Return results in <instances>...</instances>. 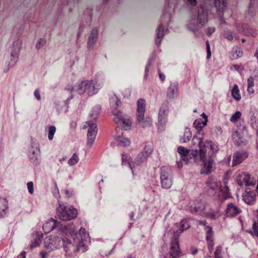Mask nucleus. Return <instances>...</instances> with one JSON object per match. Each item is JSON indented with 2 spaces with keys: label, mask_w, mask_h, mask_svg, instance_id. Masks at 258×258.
I'll list each match as a JSON object with an SVG mask.
<instances>
[{
  "label": "nucleus",
  "mask_w": 258,
  "mask_h": 258,
  "mask_svg": "<svg viewBox=\"0 0 258 258\" xmlns=\"http://www.w3.org/2000/svg\"><path fill=\"white\" fill-rule=\"evenodd\" d=\"M192 142L194 144H198L200 148V157L203 161L202 167L201 170V174L208 175L210 174L213 169V165L214 163V155L213 154H211L207 159L205 158L206 153L207 152V148L210 147L212 148L213 142L209 141H206V143L204 142L203 139L201 138H198L194 136L192 139Z\"/></svg>",
  "instance_id": "1"
},
{
  "label": "nucleus",
  "mask_w": 258,
  "mask_h": 258,
  "mask_svg": "<svg viewBox=\"0 0 258 258\" xmlns=\"http://www.w3.org/2000/svg\"><path fill=\"white\" fill-rule=\"evenodd\" d=\"M210 9L207 4H201L197 10V17L196 16L190 20L187 24V28L194 33L198 32L199 28L204 27L208 22Z\"/></svg>",
  "instance_id": "2"
},
{
  "label": "nucleus",
  "mask_w": 258,
  "mask_h": 258,
  "mask_svg": "<svg viewBox=\"0 0 258 258\" xmlns=\"http://www.w3.org/2000/svg\"><path fill=\"white\" fill-rule=\"evenodd\" d=\"M100 111V106H96L93 108L92 111L93 112H95V113H92L91 115L93 118L94 120L87 121L84 125L83 128H88L87 134V145L90 147H91L93 144L97 134L98 128L95 119L97 118Z\"/></svg>",
  "instance_id": "3"
},
{
  "label": "nucleus",
  "mask_w": 258,
  "mask_h": 258,
  "mask_svg": "<svg viewBox=\"0 0 258 258\" xmlns=\"http://www.w3.org/2000/svg\"><path fill=\"white\" fill-rule=\"evenodd\" d=\"M121 104V101L117 99L115 103V107L112 108V113L114 117L113 121L124 130H128L130 129L132 125V121L130 118L125 114H123L117 107L120 106Z\"/></svg>",
  "instance_id": "4"
},
{
  "label": "nucleus",
  "mask_w": 258,
  "mask_h": 258,
  "mask_svg": "<svg viewBox=\"0 0 258 258\" xmlns=\"http://www.w3.org/2000/svg\"><path fill=\"white\" fill-rule=\"evenodd\" d=\"M146 101L143 98L139 99L137 101V118L139 125L143 128H148L152 126V119L150 117H145Z\"/></svg>",
  "instance_id": "5"
},
{
  "label": "nucleus",
  "mask_w": 258,
  "mask_h": 258,
  "mask_svg": "<svg viewBox=\"0 0 258 258\" xmlns=\"http://www.w3.org/2000/svg\"><path fill=\"white\" fill-rule=\"evenodd\" d=\"M56 213L59 218L63 221H68L77 217L78 212L73 207H67L62 202L59 203L56 209Z\"/></svg>",
  "instance_id": "6"
},
{
  "label": "nucleus",
  "mask_w": 258,
  "mask_h": 258,
  "mask_svg": "<svg viewBox=\"0 0 258 258\" xmlns=\"http://www.w3.org/2000/svg\"><path fill=\"white\" fill-rule=\"evenodd\" d=\"M169 108L167 102H163L159 108L158 114V130L161 132L164 130L168 122Z\"/></svg>",
  "instance_id": "7"
},
{
  "label": "nucleus",
  "mask_w": 258,
  "mask_h": 258,
  "mask_svg": "<svg viewBox=\"0 0 258 258\" xmlns=\"http://www.w3.org/2000/svg\"><path fill=\"white\" fill-rule=\"evenodd\" d=\"M171 8L170 9L166 8L164 11L163 15L161 17V24L159 25L157 29V38L155 40V43L157 46H159L161 43V38L164 35V23L168 24L170 21L171 15L170 12Z\"/></svg>",
  "instance_id": "8"
},
{
  "label": "nucleus",
  "mask_w": 258,
  "mask_h": 258,
  "mask_svg": "<svg viewBox=\"0 0 258 258\" xmlns=\"http://www.w3.org/2000/svg\"><path fill=\"white\" fill-rule=\"evenodd\" d=\"M152 152L153 149L152 147L149 145H146L144 149L136 157L134 161L133 166L135 168L146 162Z\"/></svg>",
  "instance_id": "9"
},
{
  "label": "nucleus",
  "mask_w": 258,
  "mask_h": 258,
  "mask_svg": "<svg viewBox=\"0 0 258 258\" xmlns=\"http://www.w3.org/2000/svg\"><path fill=\"white\" fill-rule=\"evenodd\" d=\"M168 253L171 258H179L182 255L179 247V238L175 234L173 236Z\"/></svg>",
  "instance_id": "10"
},
{
  "label": "nucleus",
  "mask_w": 258,
  "mask_h": 258,
  "mask_svg": "<svg viewBox=\"0 0 258 258\" xmlns=\"http://www.w3.org/2000/svg\"><path fill=\"white\" fill-rule=\"evenodd\" d=\"M168 169L166 167L161 168L160 175L161 184L162 188L169 189L172 184V180L171 175L168 172Z\"/></svg>",
  "instance_id": "11"
},
{
  "label": "nucleus",
  "mask_w": 258,
  "mask_h": 258,
  "mask_svg": "<svg viewBox=\"0 0 258 258\" xmlns=\"http://www.w3.org/2000/svg\"><path fill=\"white\" fill-rule=\"evenodd\" d=\"M237 182L239 185H244L246 186L254 185L255 184V181L253 178L251 177L249 174L244 172L239 174Z\"/></svg>",
  "instance_id": "12"
},
{
  "label": "nucleus",
  "mask_w": 258,
  "mask_h": 258,
  "mask_svg": "<svg viewBox=\"0 0 258 258\" xmlns=\"http://www.w3.org/2000/svg\"><path fill=\"white\" fill-rule=\"evenodd\" d=\"M86 91L90 96L96 94L98 90L103 86V83L101 85H97V82L95 80L86 81Z\"/></svg>",
  "instance_id": "13"
},
{
  "label": "nucleus",
  "mask_w": 258,
  "mask_h": 258,
  "mask_svg": "<svg viewBox=\"0 0 258 258\" xmlns=\"http://www.w3.org/2000/svg\"><path fill=\"white\" fill-rule=\"evenodd\" d=\"M241 213V210L235 204L229 203L225 210V214L227 217H234Z\"/></svg>",
  "instance_id": "14"
},
{
  "label": "nucleus",
  "mask_w": 258,
  "mask_h": 258,
  "mask_svg": "<svg viewBox=\"0 0 258 258\" xmlns=\"http://www.w3.org/2000/svg\"><path fill=\"white\" fill-rule=\"evenodd\" d=\"M21 44L22 42L19 40L13 43L12 52L11 53V63H12V65L14 64L18 60Z\"/></svg>",
  "instance_id": "15"
},
{
  "label": "nucleus",
  "mask_w": 258,
  "mask_h": 258,
  "mask_svg": "<svg viewBox=\"0 0 258 258\" xmlns=\"http://www.w3.org/2000/svg\"><path fill=\"white\" fill-rule=\"evenodd\" d=\"M242 197L245 203L249 205H252L255 202L256 194L254 190H251L247 188L243 193Z\"/></svg>",
  "instance_id": "16"
},
{
  "label": "nucleus",
  "mask_w": 258,
  "mask_h": 258,
  "mask_svg": "<svg viewBox=\"0 0 258 258\" xmlns=\"http://www.w3.org/2000/svg\"><path fill=\"white\" fill-rule=\"evenodd\" d=\"M40 150L39 145L37 143L32 146L31 150L29 153V158L33 164L37 165L39 163L38 157L39 156Z\"/></svg>",
  "instance_id": "17"
},
{
  "label": "nucleus",
  "mask_w": 258,
  "mask_h": 258,
  "mask_svg": "<svg viewBox=\"0 0 258 258\" xmlns=\"http://www.w3.org/2000/svg\"><path fill=\"white\" fill-rule=\"evenodd\" d=\"M248 157V154L244 151L236 152L233 156L232 166L234 167L241 163Z\"/></svg>",
  "instance_id": "18"
},
{
  "label": "nucleus",
  "mask_w": 258,
  "mask_h": 258,
  "mask_svg": "<svg viewBox=\"0 0 258 258\" xmlns=\"http://www.w3.org/2000/svg\"><path fill=\"white\" fill-rule=\"evenodd\" d=\"M232 138L235 145L239 146L244 142V133L241 130L235 131L232 135Z\"/></svg>",
  "instance_id": "19"
},
{
  "label": "nucleus",
  "mask_w": 258,
  "mask_h": 258,
  "mask_svg": "<svg viewBox=\"0 0 258 258\" xmlns=\"http://www.w3.org/2000/svg\"><path fill=\"white\" fill-rule=\"evenodd\" d=\"M86 81L79 82L73 87L71 88H68V90H70L72 93H77L80 95L83 94L86 91Z\"/></svg>",
  "instance_id": "20"
},
{
  "label": "nucleus",
  "mask_w": 258,
  "mask_h": 258,
  "mask_svg": "<svg viewBox=\"0 0 258 258\" xmlns=\"http://www.w3.org/2000/svg\"><path fill=\"white\" fill-rule=\"evenodd\" d=\"M98 29L94 28L92 30L88 39V48L92 49L98 38Z\"/></svg>",
  "instance_id": "21"
},
{
  "label": "nucleus",
  "mask_w": 258,
  "mask_h": 258,
  "mask_svg": "<svg viewBox=\"0 0 258 258\" xmlns=\"http://www.w3.org/2000/svg\"><path fill=\"white\" fill-rule=\"evenodd\" d=\"M69 232L74 240L78 239V238H80L81 240H85L87 237L86 230L83 227L80 229L78 233L74 229L71 230Z\"/></svg>",
  "instance_id": "22"
},
{
  "label": "nucleus",
  "mask_w": 258,
  "mask_h": 258,
  "mask_svg": "<svg viewBox=\"0 0 258 258\" xmlns=\"http://www.w3.org/2000/svg\"><path fill=\"white\" fill-rule=\"evenodd\" d=\"M58 223L56 220L51 218L43 224V230L45 233H48L53 230Z\"/></svg>",
  "instance_id": "23"
},
{
  "label": "nucleus",
  "mask_w": 258,
  "mask_h": 258,
  "mask_svg": "<svg viewBox=\"0 0 258 258\" xmlns=\"http://www.w3.org/2000/svg\"><path fill=\"white\" fill-rule=\"evenodd\" d=\"M178 95V86L175 84L172 83L167 89V96L169 99H173Z\"/></svg>",
  "instance_id": "24"
},
{
  "label": "nucleus",
  "mask_w": 258,
  "mask_h": 258,
  "mask_svg": "<svg viewBox=\"0 0 258 258\" xmlns=\"http://www.w3.org/2000/svg\"><path fill=\"white\" fill-rule=\"evenodd\" d=\"M55 241L60 245V247H62L64 250L68 253L71 247L73 246L72 243L71 241L65 240L61 237H55Z\"/></svg>",
  "instance_id": "25"
},
{
  "label": "nucleus",
  "mask_w": 258,
  "mask_h": 258,
  "mask_svg": "<svg viewBox=\"0 0 258 258\" xmlns=\"http://www.w3.org/2000/svg\"><path fill=\"white\" fill-rule=\"evenodd\" d=\"M205 209V205L202 202H198L194 207H190V212L192 214H196L200 215H203L204 211Z\"/></svg>",
  "instance_id": "26"
},
{
  "label": "nucleus",
  "mask_w": 258,
  "mask_h": 258,
  "mask_svg": "<svg viewBox=\"0 0 258 258\" xmlns=\"http://www.w3.org/2000/svg\"><path fill=\"white\" fill-rule=\"evenodd\" d=\"M220 184V182H218L217 179L213 176L209 177L206 181L207 187L213 190L218 189Z\"/></svg>",
  "instance_id": "27"
},
{
  "label": "nucleus",
  "mask_w": 258,
  "mask_h": 258,
  "mask_svg": "<svg viewBox=\"0 0 258 258\" xmlns=\"http://www.w3.org/2000/svg\"><path fill=\"white\" fill-rule=\"evenodd\" d=\"M212 4L214 5V7L216 9L218 15L221 17V13L223 12L224 9L227 5V1H212Z\"/></svg>",
  "instance_id": "28"
},
{
  "label": "nucleus",
  "mask_w": 258,
  "mask_h": 258,
  "mask_svg": "<svg viewBox=\"0 0 258 258\" xmlns=\"http://www.w3.org/2000/svg\"><path fill=\"white\" fill-rule=\"evenodd\" d=\"M177 152L181 156V160L187 163L189 160V150L182 146H179Z\"/></svg>",
  "instance_id": "29"
},
{
  "label": "nucleus",
  "mask_w": 258,
  "mask_h": 258,
  "mask_svg": "<svg viewBox=\"0 0 258 258\" xmlns=\"http://www.w3.org/2000/svg\"><path fill=\"white\" fill-rule=\"evenodd\" d=\"M53 240L48 239V240L45 241L44 244L46 248L51 251L60 248V245L58 244L55 241V238Z\"/></svg>",
  "instance_id": "30"
},
{
  "label": "nucleus",
  "mask_w": 258,
  "mask_h": 258,
  "mask_svg": "<svg viewBox=\"0 0 258 258\" xmlns=\"http://www.w3.org/2000/svg\"><path fill=\"white\" fill-rule=\"evenodd\" d=\"M189 228V225L187 221L185 219L182 220L179 224V229L174 232V235H176L178 237L179 235L183 232L184 230Z\"/></svg>",
  "instance_id": "31"
},
{
  "label": "nucleus",
  "mask_w": 258,
  "mask_h": 258,
  "mask_svg": "<svg viewBox=\"0 0 258 258\" xmlns=\"http://www.w3.org/2000/svg\"><path fill=\"white\" fill-rule=\"evenodd\" d=\"M122 164L123 165H128L133 173L134 174V169L135 167L133 166L134 162H131V157L128 155L127 153H123L121 154Z\"/></svg>",
  "instance_id": "32"
},
{
  "label": "nucleus",
  "mask_w": 258,
  "mask_h": 258,
  "mask_svg": "<svg viewBox=\"0 0 258 258\" xmlns=\"http://www.w3.org/2000/svg\"><path fill=\"white\" fill-rule=\"evenodd\" d=\"M207 125L206 121H203L202 119L199 118L195 120L193 125L199 132L202 131V128Z\"/></svg>",
  "instance_id": "33"
},
{
  "label": "nucleus",
  "mask_w": 258,
  "mask_h": 258,
  "mask_svg": "<svg viewBox=\"0 0 258 258\" xmlns=\"http://www.w3.org/2000/svg\"><path fill=\"white\" fill-rule=\"evenodd\" d=\"M116 141L121 146L124 147L129 146L131 143L130 140L123 136L122 134L121 136H118L116 137Z\"/></svg>",
  "instance_id": "34"
},
{
  "label": "nucleus",
  "mask_w": 258,
  "mask_h": 258,
  "mask_svg": "<svg viewBox=\"0 0 258 258\" xmlns=\"http://www.w3.org/2000/svg\"><path fill=\"white\" fill-rule=\"evenodd\" d=\"M231 95L232 97L236 101H239L241 99V95L239 92L238 87L235 84L231 90Z\"/></svg>",
  "instance_id": "35"
},
{
  "label": "nucleus",
  "mask_w": 258,
  "mask_h": 258,
  "mask_svg": "<svg viewBox=\"0 0 258 258\" xmlns=\"http://www.w3.org/2000/svg\"><path fill=\"white\" fill-rule=\"evenodd\" d=\"M83 240H84L80 239V238H78V239L74 240L75 242L78 243L77 248L78 251L83 252L87 250V246L84 244Z\"/></svg>",
  "instance_id": "36"
},
{
  "label": "nucleus",
  "mask_w": 258,
  "mask_h": 258,
  "mask_svg": "<svg viewBox=\"0 0 258 258\" xmlns=\"http://www.w3.org/2000/svg\"><path fill=\"white\" fill-rule=\"evenodd\" d=\"M203 216L204 217H209L212 219H216L219 217V215L218 211L210 210L208 212H204Z\"/></svg>",
  "instance_id": "37"
},
{
  "label": "nucleus",
  "mask_w": 258,
  "mask_h": 258,
  "mask_svg": "<svg viewBox=\"0 0 258 258\" xmlns=\"http://www.w3.org/2000/svg\"><path fill=\"white\" fill-rule=\"evenodd\" d=\"M191 133L188 129L184 131L183 136L182 137L180 141L182 143H186L189 141L191 137Z\"/></svg>",
  "instance_id": "38"
},
{
  "label": "nucleus",
  "mask_w": 258,
  "mask_h": 258,
  "mask_svg": "<svg viewBox=\"0 0 258 258\" xmlns=\"http://www.w3.org/2000/svg\"><path fill=\"white\" fill-rule=\"evenodd\" d=\"M223 37L229 41H232L234 38L233 31L228 29H225L223 32Z\"/></svg>",
  "instance_id": "39"
},
{
  "label": "nucleus",
  "mask_w": 258,
  "mask_h": 258,
  "mask_svg": "<svg viewBox=\"0 0 258 258\" xmlns=\"http://www.w3.org/2000/svg\"><path fill=\"white\" fill-rule=\"evenodd\" d=\"M79 161V158L78 154L77 153H74L72 157L68 161V164L70 166H73L76 164Z\"/></svg>",
  "instance_id": "40"
},
{
  "label": "nucleus",
  "mask_w": 258,
  "mask_h": 258,
  "mask_svg": "<svg viewBox=\"0 0 258 258\" xmlns=\"http://www.w3.org/2000/svg\"><path fill=\"white\" fill-rule=\"evenodd\" d=\"M222 196L224 199H227L230 197L229 189L227 185H225L223 188H220Z\"/></svg>",
  "instance_id": "41"
},
{
  "label": "nucleus",
  "mask_w": 258,
  "mask_h": 258,
  "mask_svg": "<svg viewBox=\"0 0 258 258\" xmlns=\"http://www.w3.org/2000/svg\"><path fill=\"white\" fill-rule=\"evenodd\" d=\"M8 204L7 200L5 198H0V210L6 211L8 209Z\"/></svg>",
  "instance_id": "42"
},
{
  "label": "nucleus",
  "mask_w": 258,
  "mask_h": 258,
  "mask_svg": "<svg viewBox=\"0 0 258 258\" xmlns=\"http://www.w3.org/2000/svg\"><path fill=\"white\" fill-rule=\"evenodd\" d=\"M56 131L55 127L54 126H50L49 127L48 133V138L49 140H52L53 138V135H54Z\"/></svg>",
  "instance_id": "43"
},
{
  "label": "nucleus",
  "mask_w": 258,
  "mask_h": 258,
  "mask_svg": "<svg viewBox=\"0 0 258 258\" xmlns=\"http://www.w3.org/2000/svg\"><path fill=\"white\" fill-rule=\"evenodd\" d=\"M241 116V113L240 111H236L234 114H233L230 117V121L235 122L237 121Z\"/></svg>",
  "instance_id": "44"
},
{
  "label": "nucleus",
  "mask_w": 258,
  "mask_h": 258,
  "mask_svg": "<svg viewBox=\"0 0 258 258\" xmlns=\"http://www.w3.org/2000/svg\"><path fill=\"white\" fill-rule=\"evenodd\" d=\"M222 250V247L221 246H218L216 247V250L214 253L215 258L222 257L221 252Z\"/></svg>",
  "instance_id": "45"
},
{
  "label": "nucleus",
  "mask_w": 258,
  "mask_h": 258,
  "mask_svg": "<svg viewBox=\"0 0 258 258\" xmlns=\"http://www.w3.org/2000/svg\"><path fill=\"white\" fill-rule=\"evenodd\" d=\"M243 54L242 49L240 47H237L233 56L234 58L241 57Z\"/></svg>",
  "instance_id": "46"
},
{
  "label": "nucleus",
  "mask_w": 258,
  "mask_h": 258,
  "mask_svg": "<svg viewBox=\"0 0 258 258\" xmlns=\"http://www.w3.org/2000/svg\"><path fill=\"white\" fill-rule=\"evenodd\" d=\"M186 5L190 8L191 11L196 10V7L197 5V1H186Z\"/></svg>",
  "instance_id": "47"
},
{
  "label": "nucleus",
  "mask_w": 258,
  "mask_h": 258,
  "mask_svg": "<svg viewBox=\"0 0 258 258\" xmlns=\"http://www.w3.org/2000/svg\"><path fill=\"white\" fill-rule=\"evenodd\" d=\"M46 43V39L44 38H40L39 41L36 44V48L39 49L42 46L44 45Z\"/></svg>",
  "instance_id": "48"
},
{
  "label": "nucleus",
  "mask_w": 258,
  "mask_h": 258,
  "mask_svg": "<svg viewBox=\"0 0 258 258\" xmlns=\"http://www.w3.org/2000/svg\"><path fill=\"white\" fill-rule=\"evenodd\" d=\"M207 246L208 250H209V252L211 253L213 251L214 246V240H210V241H207Z\"/></svg>",
  "instance_id": "49"
},
{
  "label": "nucleus",
  "mask_w": 258,
  "mask_h": 258,
  "mask_svg": "<svg viewBox=\"0 0 258 258\" xmlns=\"http://www.w3.org/2000/svg\"><path fill=\"white\" fill-rule=\"evenodd\" d=\"M27 188L30 194L34 193L33 183L32 181L28 182L27 184Z\"/></svg>",
  "instance_id": "50"
},
{
  "label": "nucleus",
  "mask_w": 258,
  "mask_h": 258,
  "mask_svg": "<svg viewBox=\"0 0 258 258\" xmlns=\"http://www.w3.org/2000/svg\"><path fill=\"white\" fill-rule=\"evenodd\" d=\"M223 133V131L222 128L219 126H216L214 127V133L216 134L217 136H221Z\"/></svg>",
  "instance_id": "51"
},
{
  "label": "nucleus",
  "mask_w": 258,
  "mask_h": 258,
  "mask_svg": "<svg viewBox=\"0 0 258 258\" xmlns=\"http://www.w3.org/2000/svg\"><path fill=\"white\" fill-rule=\"evenodd\" d=\"M216 30L215 28L213 27H209L206 29L205 32L208 36H210Z\"/></svg>",
  "instance_id": "52"
},
{
  "label": "nucleus",
  "mask_w": 258,
  "mask_h": 258,
  "mask_svg": "<svg viewBox=\"0 0 258 258\" xmlns=\"http://www.w3.org/2000/svg\"><path fill=\"white\" fill-rule=\"evenodd\" d=\"M247 86L253 87V86H254V79L252 77H250L248 78Z\"/></svg>",
  "instance_id": "53"
},
{
  "label": "nucleus",
  "mask_w": 258,
  "mask_h": 258,
  "mask_svg": "<svg viewBox=\"0 0 258 258\" xmlns=\"http://www.w3.org/2000/svg\"><path fill=\"white\" fill-rule=\"evenodd\" d=\"M206 48H207V58H209L211 57V51H210V44H209L208 41H207L206 42Z\"/></svg>",
  "instance_id": "54"
},
{
  "label": "nucleus",
  "mask_w": 258,
  "mask_h": 258,
  "mask_svg": "<svg viewBox=\"0 0 258 258\" xmlns=\"http://www.w3.org/2000/svg\"><path fill=\"white\" fill-rule=\"evenodd\" d=\"M34 95L35 97V98L38 100H40L41 99V96H40V92H39V91L38 89H36L34 92Z\"/></svg>",
  "instance_id": "55"
},
{
  "label": "nucleus",
  "mask_w": 258,
  "mask_h": 258,
  "mask_svg": "<svg viewBox=\"0 0 258 258\" xmlns=\"http://www.w3.org/2000/svg\"><path fill=\"white\" fill-rule=\"evenodd\" d=\"M213 234H206V241H210V240H213Z\"/></svg>",
  "instance_id": "56"
},
{
  "label": "nucleus",
  "mask_w": 258,
  "mask_h": 258,
  "mask_svg": "<svg viewBox=\"0 0 258 258\" xmlns=\"http://www.w3.org/2000/svg\"><path fill=\"white\" fill-rule=\"evenodd\" d=\"M212 228L209 226H206V234H212Z\"/></svg>",
  "instance_id": "57"
},
{
  "label": "nucleus",
  "mask_w": 258,
  "mask_h": 258,
  "mask_svg": "<svg viewBox=\"0 0 258 258\" xmlns=\"http://www.w3.org/2000/svg\"><path fill=\"white\" fill-rule=\"evenodd\" d=\"M190 252L192 254L195 255L197 253L198 249L195 247L192 246L190 248Z\"/></svg>",
  "instance_id": "58"
},
{
  "label": "nucleus",
  "mask_w": 258,
  "mask_h": 258,
  "mask_svg": "<svg viewBox=\"0 0 258 258\" xmlns=\"http://www.w3.org/2000/svg\"><path fill=\"white\" fill-rule=\"evenodd\" d=\"M158 72H159V76L160 80L162 81H164L165 79V75L161 73L159 70H158Z\"/></svg>",
  "instance_id": "59"
},
{
  "label": "nucleus",
  "mask_w": 258,
  "mask_h": 258,
  "mask_svg": "<svg viewBox=\"0 0 258 258\" xmlns=\"http://www.w3.org/2000/svg\"><path fill=\"white\" fill-rule=\"evenodd\" d=\"M198 223L199 225H203V226H206L207 223V222L206 220H203V221L199 220L198 221Z\"/></svg>",
  "instance_id": "60"
},
{
  "label": "nucleus",
  "mask_w": 258,
  "mask_h": 258,
  "mask_svg": "<svg viewBox=\"0 0 258 258\" xmlns=\"http://www.w3.org/2000/svg\"><path fill=\"white\" fill-rule=\"evenodd\" d=\"M194 156H197L198 154H200V151H198L197 150H192L191 153Z\"/></svg>",
  "instance_id": "61"
},
{
  "label": "nucleus",
  "mask_w": 258,
  "mask_h": 258,
  "mask_svg": "<svg viewBox=\"0 0 258 258\" xmlns=\"http://www.w3.org/2000/svg\"><path fill=\"white\" fill-rule=\"evenodd\" d=\"M18 258H26V252H22L18 256Z\"/></svg>",
  "instance_id": "62"
},
{
  "label": "nucleus",
  "mask_w": 258,
  "mask_h": 258,
  "mask_svg": "<svg viewBox=\"0 0 258 258\" xmlns=\"http://www.w3.org/2000/svg\"><path fill=\"white\" fill-rule=\"evenodd\" d=\"M39 245V242L37 240H35L34 242H33L31 244V247L32 248V247H36L38 245Z\"/></svg>",
  "instance_id": "63"
},
{
  "label": "nucleus",
  "mask_w": 258,
  "mask_h": 258,
  "mask_svg": "<svg viewBox=\"0 0 258 258\" xmlns=\"http://www.w3.org/2000/svg\"><path fill=\"white\" fill-rule=\"evenodd\" d=\"M247 91L249 94H252L254 92V90L252 87H248Z\"/></svg>",
  "instance_id": "64"
}]
</instances>
